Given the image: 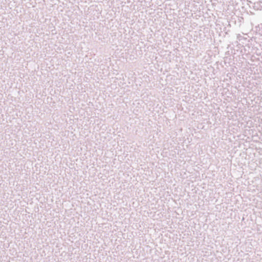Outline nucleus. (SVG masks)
I'll return each mask as SVG.
<instances>
[{
    "instance_id": "1",
    "label": "nucleus",
    "mask_w": 262,
    "mask_h": 262,
    "mask_svg": "<svg viewBox=\"0 0 262 262\" xmlns=\"http://www.w3.org/2000/svg\"><path fill=\"white\" fill-rule=\"evenodd\" d=\"M259 4L260 7H261L262 8V2H261V1L259 2Z\"/></svg>"
}]
</instances>
